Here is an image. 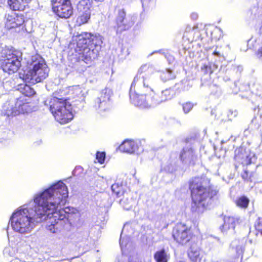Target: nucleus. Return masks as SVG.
Here are the masks:
<instances>
[{
    "label": "nucleus",
    "mask_w": 262,
    "mask_h": 262,
    "mask_svg": "<svg viewBox=\"0 0 262 262\" xmlns=\"http://www.w3.org/2000/svg\"><path fill=\"white\" fill-rule=\"evenodd\" d=\"M94 1H96V2H102L104 0H94Z\"/></svg>",
    "instance_id": "2f4dec72"
},
{
    "label": "nucleus",
    "mask_w": 262,
    "mask_h": 262,
    "mask_svg": "<svg viewBox=\"0 0 262 262\" xmlns=\"http://www.w3.org/2000/svg\"><path fill=\"white\" fill-rule=\"evenodd\" d=\"M20 1L23 2V3H26L27 4H28L32 1V0H20Z\"/></svg>",
    "instance_id": "7c9ffc66"
},
{
    "label": "nucleus",
    "mask_w": 262,
    "mask_h": 262,
    "mask_svg": "<svg viewBox=\"0 0 262 262\" xmlns=\"http://www.w3.org/2000/svg\"><path fill=\"white\" fill-rule=\"evenodd\" d=\"M116 24L117 29L120 32L127 29V24L126 21V12L123 9L118 10V14L116 17Z\"/></svg>",
    "instance_id": "dca6fc26"
},
{
    "label": "nucleus",
    "mask_w": 262,
    "mask_h": 262,
    "mask_svg": "<svg viewBox=\"0 0 262 262\" xmlns=\"http://www.w3.org/2000/svg\"><path fill=\"white\" fill-rule=\"evenodd\" d=\"M112 190L117 197H122L120 200V205L125 209H130L135 204L136 194L131 191L128 187L121 183H115L112 185Z\"/></svg>",
    "instance_id": "1a4fd4ad"
},
{
    "label": "nucleus",
    "mask_w": 262,
    "mask_h": 262,
    "mask_svg": "<svg viewBox=\"0 0 262 262\" xmlns=\"http://www.w3.org/2000/svg\"><path fill=\"white\" fill-rule=\"evenodd\" d=\"M51 10L58 18L68 19L74 14V7L71 0H51Z\"/></svg>",
    "instance_id": "9b49d317"
},
{
    "label": "nucleus",
    "mask_w": 262,
    "mask_h": 262,
    "mask_svg": "<svg viewBox=\"0 0 262 262\" xmlns=\"http://www.w3.org/2000/svg\"><path fill=\"white\" fill-rule=\"evenodd\" d=\"M198 242L199 237L195 240L194 244L190 243L187 245L189 247L187 251L188 257L193 262H200L202 259Z\"/></svg>",
    "instance_id": "2eb2a0df"
},
{
    "label": "nucleus",
    "mask_w": 262,
    "mask_h": 262,
    "mask_svg": "<svg viewBox=\"0 0 262 262\" xmlns=\"http://www.w3.org/2000/svg\"><path fill=\"white\" fill-rule=\"evenodd\" d=\"M156 262H168L169 259V254L164 248L157 250L154 255Z\"/></svg>",
    "instance_id": "aec40b11"
},
{
    "label": "nucleus",
    "mask_w": 262,
    "mask_h": 262,
    "mask_svg": "<svg viewBox=\"0 0 262 262\" xmlns=\"http://www.w3.org/2000/svg\"><path fill=\"white\" fill-rule=\"evenodd\" d=\"M21 60L17 50L9 48L3 49L0 53V68L5 73L14 74L21 68Z\"/></svg>",
    "instance_id": "6e6552de"
},
{
    "label": "nucleus",
    "mask_w": 262,
    "mask_h": 262,
    "mask_svg": "<svg viewBox=\"0 0 262 262\" xmlns=\"http://www.w3.org/2000/svg\"><path fill=\"white\" fill-rule=\"evenodd\" d=\"M168 226V224H166L165 226H164V228H166Z\"/></svg>",
    "instance_id": "473e14b6"
},
{
    "label": "nucleus",
    "mask_w": 262,
    "mask_h": 262,
    "mask_svg": "<svg viewBox=\"0 0 262 262\" xmlns=\"http://www.w3.org/2000/svg\"><path fill=\"white\" fill-rule=\"evenodd\" d=\"M119 149L122 152L131 154L138 149V145L133 140H126L119 146Z\"/></svg>",
    "instance_id": "f3484780"
},
{
    "label": "nucleus",
    "mask_w": 262,
    "mask_h": 262,
    "mask_svg": "<svg viewBox=\"0 0 262 262\" xmlns=\"http://www.w3.org/2000/svg\"><path fill=\"white\" fill-rule=\"evenodd\" d=\"M103 40V37L99 34L85 31L74 36L76 43L73 53L74 58L77 61L91 63L98 57Z\"/></svg>",
    "instance_id": "20e7f679"
},
{
    "label": "nucleus",
    "mask_w": 262,
    "mask_h": 262,
    "mask_svg": "<svg viewBox=\"0 0 262 262\" xmlns=\"http://www.w3.org/2000/svg\"><path fill=\"white\" fill-rule=\"evenodd\" d=\"M173 96L172 91L170 90H165L161 94V101L170 100Z\"/></svg>",
    "instance_id": "b1692460"
},
{
    "label": "nucleus",
    "mask_w": 262,
    "mask_h": 262,
    "mask_svg": "<svg viewBox=\"0 0 262 262\" xmlns=\"http://www.w3.org/2000/svg\"><path fill=\"white\" fill-rule=\"evenodd\" d=\"M256 234L262 235V217L257 219L254 224Z\"/></svg>",
    "instance_id": "393cba45"
},
{
    "label": "nucleus",
    "mask_w": 262,
    "mask_h": 262,
    "mask_svg": "<svg viewBox=\"0 0 262 262\" xmlns=\"http://www.w3.org/2000/svg\"><path fill=\"white\" fill-rule=\"evenodd\" d=\"M68 196L67 187L63 183H57L46 189L34 197V214L32 216L27 209L13 213L10 218L13 230L21 234L29 233L36 224L52 219L47 229L53 233L60 231L69 223L70 208H59Z\"/></svg>",
    "instance_id": "f257e3e1"
},
{
    "label": "nucleus",
    "mask_w": 262,
    "mask_h": 262,
    "mask_svg": "<svg viewBox=\"0 0 262 262\" xmlns=\"http://www.w3.org/2000/svg\"><path fill=\"white\" fill-rule=\"evenodd\" d=\"M159 91L155 88L149 86L144 82L140 91L135 82H132L129 90L130 102L140 108H148L151 103L157 100Z\"/></svg>",
    "instance_id": "39448f33"
},
{
    "label": "nucleus",
    "mask_w": 262,
    "mask_h": 262,
    "mask_svg": "<svg viewBox=\"0 0 262 262\" xmlns=\"http://www.w3.org/2000/svg\"><path fill=\"white\" fill-rule=\"evenodd\" d=\"M200 234L198 225L195 226L193 231L191 226L182 222L177 223L172 228L171 232L174 241L182 246H186L190 243L194 244L195 240L198 239V235Z\"/></svg>",
    "instance_id": "423d86ee"
},
{
    "label": "nucleus",
    "mask_w": 262,
    "mask_h": 262,
    "mask_svg": "<svg viewBox=\"0 0 262 262\" xmlns=\"http://www.w3.org/2000/svg\"><path fill=\"white\" fill-rule=\"evenodd\" d=\"M49 71L43 59L37 56H32L31 61L27 62L25 68L19 73L20 78L26 83L18 85L17 89L22 93L21 96L32 98L36 92L27 83L35 84L42 81L48 76Z\"/></svg>",
    "instance_id": "7ed1b4c3"
},
{
    "label": "nucleus",
    "mask_w": 262,
    "mask_h": 262,
    "mask_svg": "<svg viewBox=\"0 0 262 262\" xmlns=\"http://www.w3.org/2000/svg\"><path fill=\"white\" fill-rule=\"evenodd\" d=\"M7 5L10 9L13 11H24L28 5L26 3L19 0H8Z\"/></svg>",
    "instance_id": "6ab92c4d"
},
{
    "label": "nucleus",
    "mask_w": 262,
    "mask_h": 262,
    "mask_svg": "<svg viewBox=\"0 0 262 262\" xmlns=\"http://www.w3.org/2000/svg\"><path fill=\"white\" fill-rule=\"evenodd\" d=\"M196 159L194 150L192 148H183L180 154V159L182 161L188 160L189 163H193Z\"/></svg>",
    "instance_id": "a211bd4d"
},
{
    "label": "nucleus",
    "mask_w": 262,
    "mask_h": 262,
    "mask_svg": "<svg viewBox=\"0 0 262 262\" xmlns=\"http://www.w3.org/2000/svg\"><path fill=\"white\" fill-rule=\"evenodd\" d=\"M154 72L155 69L152 66L146 64H144L139 69L133 82H135L136 84L138 80L142 78L143 79V83L144 82L146 84L145 80L149 78Z\"/></svg>",
    "instance_id": "4468645a"
},
{
    "label": "nucleus",
    "mask_w": 262,
    "mask_h": 262,
    "mask_svg": "<svg viewBox=\"0 0 262 262\" xmlns=\"http://www.w3.org/2000/svg\"><path fill=\"white\" fill-rule=\"evenodd\" d=\"M35 103V101L32 98H27L25 96H20L16 100L15 107L8 108L4 115L10 117L16 116L19 114L31 112Z\"/></svg>",
    "instance_id": "9d476101"
},
{
    "label": "nucleus",
    "mask_w": 262,
    "mask_h": 262,
    "mask_svg": "<svg viewBox=\"0 0 262 262\" xmlns=\"http://www.w3.org/2000/svg\"><path fill=\"white\" fill-rule=\"evenodd\" d=\"M257 56L259 58H262V46L258 50Z\"/></svg>",
    "instance_id": "c756f323"
},
{
    "label": "nucleus",
    "mask_w": 262,
    "mask_h": 262,
    "mask_svg": "<svg viewBox=\"0 0 262 262\" xmlns=\"http://www.w3.org/2000/svg\"><path fill=\"white\" fill-rule=\"evenodd\" d=\"M242 179L246 182H252L251 177L252 174L250 173L248 170L245 169L244 170L241 174Z\"/></svg>",
    "instance_id": "cd10ccee"
},
{
    "label": "nucleus",
    "mask_w": 262,
    "mask_h": 262,
    "mask_svg": "<svg viewBox=\"0 0 262 262\" xmlns=\"http://www.w3.org/2000/svg\"><path fill=\"white\" fill-rule=\"evenodd\" d=\"M193 105L190 102H186L183 104V109L185 113H188L192 108Z\"/></svg>",
    "instance_id": "c85d7f7f"
},
{
    "label": "nucleus",
    "mask_w": 262,
    "mask_h": 262,
    "mask_svg": "<svg viewBox=\"0 0 262 262\" xmlns=\"http://www.w3.org/2000/svg\"><path fill=\"white\" fill-rule=\"evenodd\" d=\"M49 108L55 119L61 124H66L73 118L71 105L66 98L53 97L49 101Z\"/></svg>",
    "instance_id": "0eeeda50"
},
{
    "label": "nucleus",
    "mask_w": 262,
    "mask_h": 262,
    "mask_svg": "<svg viewBox=\"0 0 262 262\" xmlns=\"http://www.w3.org/2000/svg\"><path fill=\"white\" fill-rule=\"evenodd\" d=\"M4 21L5 28L10 30L23 26L26 18L23 14L11 12L5 15Z\"/></svg>",
    "instance_id": "ddd939ff"
},
{
    "label": "nucleus",
    "mask_w": 262,
    "mask_h": 262,
    "mask_svg": "<svg viewBox=\"0 0 262 262\" xmlns=\"http://www.w3.org/2000/svg\"><path fill=\"white\" fill-rule=\"evenodd\" d=\"M236 225V221L232 216H225L224 223L221 227L223 231H226L230 229H234Z\"/></svg>",
    "instance_id": "412c9836"
},
{
    "label": "nucleus",
    "mask_w": 262,
    "mask_h": 262,
    "mask_svg": "<svg viewBox=\"0 0 262 262\" xmlns=\"http://www.w3.org/2000/svg\"><path fill=\"white\" fill-rule=\"evenodd\" d=\"M96 158L100 164H103L105 159V152L104 151H97L96 154Z\"/></svg>",
    "instance_id": "bb28decb"
},
{
    "label": "nucleus",
    "mask_w": 262,
    "mask_h": 262,
    "mask_svg": "<svg viewBox=\"0 0 262 262\" xmlns=\"http://www.w3.org/2000/svg\"><path fill=\"white\" fill-rule=\"evenodd\" d=\"M188 184L191 199V211L203 213L217 198L218 190L211 184L209 178L203 176L192 178Z\"/></svg>",
    "instance_id": "f03ea898"
},
{
    "label": "nucleus",
    "mask_w": 262,
    "mask_h": 262,
    "mask_svg": "<svg viewBox=\"0 0 262 262\" xmlns=\"http://www.w3.org/2000/svg\"><path fill=\"white\" fill-rule=\"evenodd\" d=\"M235 203L237 206L245 209L248 207L250 200L247 196L242 195L237 198Z\"/></svg>",
    "instance_id": "5701e85b"
},
{
    "label": "nucleus",
    "mask_w": 262,
    "mask_h": 262,
    "mask_svg": "<svg viewBox=\"0 0 262 262\" xmlns=\"http://www.w3.org/2000/svg\"><path fill=\"white\" fill-rule=\"evenodd\" d=\"M78 14L75 24L80 27L89 23L92 13V5L89 0H80L77 4Z\"/></svg>",
    "instance_id": "f8f14e48"
},
{
    "label": "nucleus",
    "mask_w": 262,
    "mask_h": 262,
    "mask_svg": "<svg viewBox=\"0 0 262 262\" xmlns=\"http://www.w3.org/2000/svg\"><path fill=\"white\" fill-rule=\"evenodd\" d=\"M201 71L204 75H210L213 73L211 64H204L201 67Z\"/></svg>",
    "instance_id": "a878e982"
},
{
    "label": "nucleus",
    "mask_w": 262,
    "mask_h": 262,
    "mask_svg": "<svg viewBox=\"0 0 262 262\" xmlns=\"http://www.w3.org/2000/svg\"><path fill=\"white\" fill-rule=\"evenodd\" d=\"M110 100L108 95L102 94L95 101V106L99 108L105 107Z\"/></svg>",
    "instance_id": "4be33fe9"
}]
</instances>
